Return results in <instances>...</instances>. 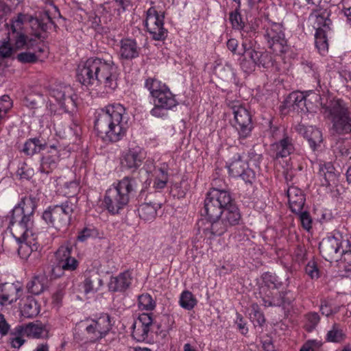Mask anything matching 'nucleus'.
<instances>
[{
    "label": "nucleus",
    "mask_w": 351,
    "mask_h": 351,
    "mask_svg": "<svg viewBox=\"0 0 351 351\" xmlns=\"http://www.w3.org/2000/svg\"><path fill=\"white\" fill-rule=\"evenodd\" d=\"M118 66L111 56L90 58L77 69V80L83 85L110 93L117 88Z\"/></svg>",
    "instance_id": "f257e3e1"
},
{
    "label": "nucleus",
    "mask_w": 351,
    "mask_h": 351,
    "mask_svg": "<svg viewBox=\"0 0 351 351\" xmlns=\"http://www.w3.org/2000/svg\"><path fill=\"white\" fill-rule=\"evenodd\" d=\"M125 108L120 104L106 106L98 113L95 121V130L104 141L118 142L126 133Z\"/></svg>",
    "instance_id": "f03ea898"
},
{
    "label": "nucleus",
    "mask_w": 351,
    "mask_h": 351,
    "mask_svg": "<svg viewBox=\"0 0 351 351\" xmlns=\"http://www.w3.org/2000/svg\"><path fill=\"white\" fill-rule=\"evenodd\" d=\"M315 97L321 106V112L331 121L332 129L336 134L351 132V112L343 100L332 99L324 103V99L320 95H316Z\"/></svg>",
    "instance_id": "7ed1b4c3"
},
{
    "label": "nucleus",
    "mask_w": 351,
    "mask_h": 351,
    "mask_svg": "<svg viewBox=\"0 0 351 351\" xmlns=\"http://www.w3.org/2000/svg\"><path fill=\"white\" fill-rule=\"evenodd\" d=\"M145 86L149 91L153 98L154 108L150 114L158 118L167 115V111L178 105L175 95L171 92L166 84L155 78H148L145 80Z\"/></svg>",
    "instance_id": "20e7f679"
},
{
    "label": "nucleus",
    "mask_w": 351,
    "mask_h": 351,
    "mask_svg": "<svg viewBox=\"0 0 351 351\" xmlns=\"http://www.w3.org/2000/svg\"><path fill=\"white\" fill-rule=\"evenodd\" d=\"M135 187L134 180L132 178L125 177L108 189L103 202L108 213L112 215L119 214L128 206L130 195Z\"/></svg>",
    "instance_id": "39448f33"
},
{
    "label": "nucleus",
    "mask_w": 351,
    "mask_h": 351,
    "mask_svg": "<svg viewBox=\"0 0 351 351\" xmlns=\"http://www.w3.org/2000/svg\"><path fill=\"white\" fill-rule=\"evenodd\" d=\"M45 149H47V154L42 158L40 170L42 173L49 174L57 167L60 160L62 149L59 143L49 145L38 138H31L25 141L21 151L26 156H32Z\"/></svg>",
    "instance_id": "423d86ee"
},
{
    "label": "nucleus",
    "mask_w": 351,
    "mask_h": 351,
    "mask_svg": "<svg viewBox=\"0 0 351 351\" xmlns=\"http://www.w3.org/2000/svg\"><path fill=\"white\" fill-rule=\"evenodd\" d=\"M36 207L34 197H25L12 211L10 228L19 239L30 232L33 224L32 216Z\"/></svg>",
    "instance_id": "0eeeda50"
},
{
    "label": "nucleus",
    "mask_w": 351,
    "mask_h": 351,
    "mask_svg": "<svg viewBox=\"0 0 351 351\" xmlns=\"http://www.w3.org/2000/svg\"><path fill=\"white\" fill-rule=\"evenodd\" d=\"M23 24V19L19 15L14 20H12L10 25L8 24L4 25L8 36L0 40V58H8L11 56L12 48L10 47V42L12 43L16 49L24 47L32 49L34 46L37 40H27V37L22 32Z\"/></svg>",
    "instance_id": "6e6552de"
},
{
    "label": "nucleus",
    "mask_w": 351,
    "mask_h": 351,
    "mask_svg": "<svg viewBox=\"0 0 351 351\" xmlns=\"http://www.w3.org/2000/svg\"><path fill=\"white\" fill-rule=\"evenodd\" d=\"M230 201H232V197L227 191L213 187L207 193L204 200L205 214L209 219L219 218Z\"/></svg>",
    "instance_id": "1a4fd4ad"
},
{
    "label": "nucleus",
    "mask_w": 351,
    "mask_h": 351,
    "mask_svg": "<svg viewBox=\"0 0 351 351\" xmlns=\"http://www.w3.org/2000/svg\"><path fill=\"white\" fill-rule=\"evenodd\" d=\"M75 207L71 201H66L61 205L49 207L43 213V219L57 230L65 229L69 225L71 215Z\"/></svg>",
    "instance_id": "9d476101"
},
{
    "label": "nucleus",
    "mask_w": 351,
    "mask_h": 351,
    "mask_svg": "<svg viewBox=\"0 0 351 351\" xmlns=\"http://www.w3.org/2000/svg\"><path fill=\"white\" fill-rule=\"evenodd\" d=\"M264 29V37L267 41L269 48L277 55L286 53L289 46L282 25L278 23H269Z\"/></svg>",
    "instance_id": "9b49d317"
},
{
    "label": "nucleus",
    "mask_w": 351,
    "mask_h": 351,
    "mask_svg": "<svg viewBox=\"0 0 351 351\" xmlns=\"http://www.w3.org/2000/svg\"><path fill=\"white\" fill-rule=\"evenodd\" d=\"M229 106L234 115L233 126L237 130L239 138H247L253 128L250 112L239 101H232Z\"/></svg>",
    "instance_id": "f8f14e48"
},
{
    "label": "nucleus",
    "mask_w": 351,
    "mask_h": 351,
    "mask_svg": "<svg viewBox=\"0 0 351 351\" xmlns=\"http://www.w3.org/2000/svg\"><path fill=\"white\" fill-rule=\"evenodd\" d=\"M164 12H158L154 6L146 12L145 25L154 40H162L167 36V30L164 27Z\"/></svg>",
    "instance_id": "ddd939ff"
},
{
    "label": "nucleus",
    "mask_w": 351,
    "mask_h": 351,
    "mask_svg": "<svg viewBox=\"0 0 351 351\" xmlns=\"http://www.w3.org/2000/svg\"><path fill=\"white\" fill-rule=\"evenodd\" d=\"M49 95L58 102L65 112H71L76 108L77 97L73 88L69 85L58 84L52 87Z\"/></svg>",
    "instance_id": "4468645a"
},
{
    "label": "nucleus",
    "mask_w": 351,
    "mask_h": 351,
    "mask_svg": "<svg viewBox=\"0 0 351 351\" xmlns=\"http://www.w3.org/2000/svg\"><path fill=\"white\" fill-rule=\"evenodd\" d=\"M49 95L58 102L65 112H71L76 108L77 97L73 88L69 85L58 84L52 87Z\"/></svg>",
    "instance_id": "2eb2a0df"
},
{
    "label": "nucleus",
    "mask_w": 351,
    "mask_h": 351,
    "mask_svg": "<svg viewBox=\"0 0 351 351\" xmlns=\"http://www.w3.org/2000/svg\"><path fill=\"white\" fill-rule=\"evenodd\" d=\"M12 235L21 243L18 249V254L21 258L33 263V261L40 256V254L38 252L40 245L36 241V238L34 237L32 230L30 232L24 234L23 237L20 239L14 234Z\"/></svg>",
    "instance_id": "dca6fc26"
},
{
    "label": "nucleus",
    "mask_w": 351,
    "mask_h": 351,
    "mask_svg": "<svg viewBox=\"0 0 351 351\" xmlns=\"http://www.w3.org/2000/svg\"><path fill=\"white\" fill-rule=\"evenodd\" d=\"M242 48V51H239L238 54L249 58L257 66L267 68L271 64V57L269 53L256 49L252 40H243Z\"/></svg>",
    "instance_id": "f3484780"
},
{
    "label": "nucleus",
    "mask_w": 351,
    "mask_h": 351,
    "mask_svg": "<svg viewBox=\"0 0 351 351\" xmlns=\"http://www.w3.org/2000/svg\"><path fill=\"white\" fill-rule=\"evenodd\" d=\"M341 242L335 237H329L322 239L319 249L322 256L329 262L338 261L342 255L341 251Z\"/></svg>",
    "instance_id": "a211bd4d"
},
{
    "label": "nucleus",
    "mask_w": 351,
    "mask_h": 351,
    "mask_svg": "<svg viewBox=\"0 0 351 351\" xmlns=\"http://www.w3.org/2000/svg\"><path fill=\"white\" fill-rule=\"evenodd\" d=\"M111 328L110 319L108 315H103L97 319L91 320L86 326V330L91 341H95L102 339Z\"/></svg>",
    "instance_id": "6ab92c4d"
},
{
    "label": "nucleus",
    "mask_w": 351,
    "mask_h": 351,
    "mask_svg": "<svg viewBox=\"0 0 351 351\" xmlns=\"http://www.w3.org/2000/svg\"><path fill=\"white\" fill-rule=\"evenodd\" d=\"M294 151L295 147L292 138L284 134L281 139L270 145L269 153L273 159L278 160L288 157Z\"/></svg>",
    "instance_id": "aec40b11"
},
{
    "label": "nucleus",
    "mask_w": 351,
    "mask_h": 351,
    "mask_svg": "<svg viewBox=\"0 0 351 351\" xmlns=\"http://www.w3.org/2000/svg\"><path fill=\"white\" fill-rule=\"evenodd\" d=\"M71 247L69 246H61L56 253L57 265L53 269L55 273L57 269L60 270H75L78 265L77 261L71 257Z\"/></svg>",
    "instance_id": "412c9836"
},
{
    "label": "nucleus",
    "mask_w": 351,
    "mask_h": 351,
    "mask_svg": "<svg viewBox=\"0 0 351 351\" xmlns=\"http://www.w3.org/2000/svg\"><path fill=\"white\" fill-rule=\"evenodd\" d=\"M270 285L262 286L260 290V295L262 298L263 304L265 306H280L286 302L285 294L280 292L278 289H270Z\"/></svg>",
    "instance_id": "4be33fe9"
},
{
    "label": "nucleus",
    "mask_w": 351,
    "mask_h": 351,
    "mask_svg": "<svg viewBox=\"0 0 351 351\" xmlns=\"http://www.w3.org/2000/svg\"><path fill=\"white\" fill-rule=\"evenodd\" d=\"M144 158V152L140 147L130 148L121 161V167L134 173L141 165Z\"/></svg>",
    "instance_id": "5701e85b"
},
{
    "label": "nucleus",
    "mask_w": 351,
    "mask_h": 351,
    "mask_svg": "<svg viewBox=\"0 0 351 351\" xmlns=\"http://www.w3.org/2000/svg\"><path fill=\"white\" fill-rule=\"evenodd\" d=\"M329 16L330 12L327 10H316L311 13L309 19L313 22V26L316 32H318V30H324V32L330 30L331 21Z\"/></svg>",
    "instance_id": "b1692460"
},
{
    "label": "nucleus",
    "mask_w": 351,
    "mask_h": 351,
    "mask_svg": "<svg viewBox=\"0 0 351 351\" xmlns=\"http://www.w3.org/2000/svg\"><path fill=\"white\" fill-rule=\"evenodd\" d=\"M289 204L291 210L294 213H300L305 204V196L301 189L298 187H290L287 191Z\"/></svg>",
    "instance_id": "393cba45"
},
{
    "label": "nucleus",
    "mask_w": 351,
    "mask_h": 351,
    "mask_svg": "<svg viewBox=\"0 0 351 351\" xmlns=\"http://www.w3.org/2000/svg\"><path fill=\"white\" fill-rule=\"evenodd\" d=\"M103 285V280L99 271L95 269L86 271L84 282V292L86 293H95Z\"/></svg>",
    "instance_id": "a878e982"
},
{
    "label": "nucleus",
    "mask_w": 351,
    "mask_h": 351,
    "mask_svg": "<svg viewBox=\"0 0 351 351\" xmlns=\"http://www.w3.org/2000/svg\"><path fill=\"white\" fill-rule=\"evenodd\" d=\"M132 276L129 271H124L112 276L108 282V289L112 292L125 291L131 285Z\"/></svg>",
    "instance_id": "bb28decb"
},
{
    "label": "nucleus",
    "mask_w": 351,
    "mask_h": 351,
    "mask_svg": "<svg viewBox=\"0 0 351 351\" xmlns=\"http://www.w3.org/2000/svg\"><path fill=\"white\" fill-rule=\"evenodd\" d=\"M140 50L135 40L125 38L120 42L119 56L121 59L130 60L136 58Z\"/></svg>",
    "instance_id": "cd10ccee"
},
{
    "label": "nucleus",
    "mask_w": 351,
    "mask_h": 351,
    "mask_svg": "<svg viewBox=\"0 0 351 351\" xmlns=\"http://www.w3.org/2000/svg\"><path fill=\"white\" fill-rule=\"evenodd\" d=\"M228 228L221 217L216 218V219H209V223L203 230V233L206 237L212 239L215 237L222 235Z\"/></svg>",
    "instance_id": "c85d7f7f"
},
{
    "label": "nucleus",
    "mask_w": 351,
    "mask_h": 351,
    "mask_svg": "<svg viewBox=\"0 0 351 351\" xmlns=\"http://www.w3.org/2000/svg\"><path fill=\"white\" fill-rule=\"evenodd\" d=\"M224 220L228 227L239 224L241 219V214L238 207L232 200L225 207L223 214L219 217Z\"/></svg>",
    "instance_id": "c756f323"
},
{
    "label": "nucleus",
    "mask_w": 351,
    "mask_h": 351,
    "mask_svg": "<svg viewBox=\"0 0 351 351\" xmlns=\"http://www.w3.org/2000/svg\"><path fill=\"white\" fill-rule=\"evenodd\" d=\"M17 291L16 287L12 284L0 285V304L4 305L16 301Z\"/></svg>",
    "instance_id": "7c9ffc66"
},
{
    "label": "nucleus",
    "mask_w": 351,
    "mask_h": 351,
    "mask_svg": "<svg viewBox=\"0 0 351 351\" xmlns=\"http://www.w3.org/2000/svg\"><path fill=\"white\" fill-rule=\"evenodd\" d=\"M304 136L307 140L310 147L313 151L317 149L322 141V134L321 131L313 126L306 128Z\"/></svg>",
    "instance_id": "2f4dec72"
},
{
    "label": "nucleus",
    "mask_w": 351,
    "mask_h": 351,
    "mask_svg": "<svg viewBox=\"0 0 351 351\" xmlns=\"http://www.w3.org/2000/svg\"><path fill=\"white\" fill-rule=\"evenodd\" d=\"M21 331H23L26 337L33 338L43 337L47 334L45 328L41 323L38 322L29 323L25 326H21Z\"/></svg>",
    "instance_id": "473e14b6"
},
{
    "label": "nucleus",
    "mask_w": 351,
    "mask_h": 351,
    "mask_svg": "<svg viewBox=\"0 0 351 351\" xmlns=\"http://www.w3.org/2000/svg\"><path fill=\"white\" fill-rule=\"evenodd\" d=\"M47 278L44 274L34 276L27 285L28 291L34 295L41 293L47 287Z\"/></svg>",
    "instance_id": "72a5a7b5"
},
{
    "label": "nucleus",
    "mask_w": 351,
    "mask_h": 351,
    "mask_svg": "<svg viewBox=\"0 0 351 351\" xmlns=\"http://www.w3.org/2000/svg\"><path fill=\"white\" fill-rule=\"evenodd\" d=\"M21 314L27 318H32L39 313V306L32 296H28L21 306Z\"/></svg>",
    "instance_id": "f704fd0d"
},
{
    "label": "nucleus",
    "mask_w": 351,
    "mask_h": 351,
    "mask_svg": "<svg viewBox=\"0 0 351 351\" xmlns=\"http://www.w3.org/2000/svg\"><path fill=\"white\" fill-rule=\"evenodd\" d=\"M158 204L153 203H144L138 208L139 217L145 221L154 219L156 215Z\"/></svg>",
    "instance_id": "c9c22d12"
},
{
    "label": "nucleus",
    "mask_w": 351,
    "mask_h": 351,
    "mask_svg": "<svg viewBox=\"0 0 351 351\" xmlns=\"http://www.w3.org/2000/svg\"><path fill=\"white\" fill-rule=\"evenodd\" d=\"M327 32L324 30H318V32H315V46L322 56L326 55L328 51Z\"/></svg>",
    "instance_id": "e433bc0d"
},
{
    "label": "nucleus",
    "mask_w": 351,
    "mask_h": 351,
    "mask_svg": "<svg viewBox=\"0 0 351 351\" xmlns=\"http://www.w3.org/2000/svg\"><path fill=\"white\" fill-rule=\"evenodd\" d=\"M245 166L246 164L241 160L240 155L237 154L235 160L226 167L228 173L232 176H249V173L245 171Z\"/></svg>",
    "instance_id": "4c0bfd02"
},
{
    "label": "nucleus",
    "mask_w": 351,
    "mask_h": 351,
    "mask_svg": "<svg viewBox=\"0 0 351 351\" xmlns=\"http://www.w3.org/2000/svg\"><path fill=\"white\" fill-rule=\"evenodd\" d=\"M306 98L302 93L293 92L291 93L286 99V104L293 107H298L303 110V108L306 106Z\"/></svg>",
    "instance_id": "58836bf2"
},
{
    "label": "nucleus",
    "mask_w": 351,
    "mask_h": 351,
    "mask_svg": "<svg viewBox=\"0 0 351 351\" xmlns=\"http://www.w3.org/2000/svg\"><path fill=\"white\" fill-rule=\"evenodd\" d=\"M180 306L186 309L191 310L197 304V300L195 298L191 292L184 291L182 293L180 298Z\"/></svg>",
    "instance_id": "ea45409f"
},
{
    "label": "nucleus",
    "mask_w": 351,
    "mask_h": 351,
    "mask_svg": "<svg viewBox=\"0 0 351 351\" xmlns=\"http://www.w3.org/2000/svg\"><path fill=\"white\" fill-rule=\"evenodd\" d=\"M26 335L21 331V326L16 327L14 331L10 334V343L12 348H19L25 341L23 337Z\"/></svg>",
    "instance_id": "a19ab883"
},
{
    "label": "nucleus",
    "mask_w": 351,
    "mask_h": 351,
    "mask_svg": "<svg viewBox=\"0 0 351 351\" xmlns=\"http://www.w3.org/2000/svg\"><path fill=\"white\" fill-rule=\"evenodd\" d=\"M149 330V328L134 323L132 335L136 341H144L148 337Z\"/></svg>",
    "instance_id": "79ce46f5"
},
{
    "label": "nucleus",
    "mask_w": 351,
    "mask_h": 351,
    "mask_svg": "<svg viewBox=\"0 0 351 351\" xmlns=\"http://www.w3.org/2000/svg\"><path fill=\"white\" fill-rule=\"evenodd\" d=\"M138 306L142 310L152 311L155 308L156 303L149 294H142L138 297Z\"/></svg>",
    "instance_id": "37998d69"
},
{
    "label": "nucleus",
    "mask_w": 351,
    "mask_h": 351,
    "mask_svg": "<svg viewBox=\"0 0 351 351\" xmlns=\"http://www.w3.org/2000/svg\"><path fill=\"white\" fill-rule=\"evenodd\" d=\"M343 334L339 326L334 324L331 330L327 333V341L330 342H339L343 339Z\"/></svg>",
    "instance_id": "c03bdc74"
},
{
    "label": "nucleus",
    "mask_w": 351,
    "mask_h": 351,
    "mask_svg": "<svg viewBox=\"0 0 351 351\" xmlns=\"http://www.w3.org/2000/svg\"><path fill=\"white\" fill-rule=\"evenodd\" d=\"M306 323L305 325L306 329L308 332H311L315 328L319 322V316L317 313H309L306 315Z\"/></svg>",
    "instance_id": "a18cd8bd"
},
{
    "label": "nucleus",
    "mask_w": 351,
    "mask_h": 351,
    "mask_svg": "<svg viewBox=\"0 0 351 351\" xmlns=\"http://www.w3.org/2000/svg\"><path fill=\"white\" fill-rule=\"evenodd\" d=\"M230 21L232 23L233 28L234 29H243L244 23L242 21L241 15L239 12L238 9H236L234 12L230 14Z\"/></svg>",
    "instance_id": "49530a36"
},
{
    "label": "nucleus",
    "mask_w": 351,
    "mask_h": 351,
    "mask_svg": "<svg viewBox=\"0 0 351 351\" xmlns=\"http://www.w3.org/2000/svg\"><path fill=\"white\" fill-rule=\"evenodd\" d=\"M305 272L312 279L318 278L319 277V271L317 267V264L314 261L308 263L305 267Z\"/></svg>",
    "instance_id": "de8ad7c7"
},
{
    "label": "nucleus",
    "mask_w": 351,
    "mask_h": 351,
    "mask_svg": "<svg viewBox=\"0 0 351 351\" xmlns=\"http://www.w3.org/2000/svg\"><path fill=\"white\" fill-rule=\"evenodd\" d=\"M304 70L306 73L311 74L314 79L319 83V75L318 73V68L315 63L312 62L306 61L303 63Z\"/></svg>",
    "instance_id": "09e8293b"
},
{
    "label": "nucleus",
    "mask_w": 351,
    "mask_h": 351,
    "mask_svg": "<svg viewBox=\"0 0 351 351\" xmlns=\"http://www.w3.org/2000/svg\"><path fill=\"white\" fill-rule=\"evenodd\" d=\"M17 60L22 63H34L38 58L34 52H22L17 55Z\"/></svg>",
    "instance_id": "8fccbe9b"
},
{
    "label": "nucleus",
    "mask_w": 351,
    "mask_h": 351,
    "mask_svg": "<svg viewBox=\"0 0 351 351\" xmlns=\"http://www.w3.org/2000/svg\"><path fill=\"white\" fill-rule=\"evenodd\" d=\"M12 103L10 97L7 95H3L0 99V112L6 115L8 111L11 108Z\"/></svg>",
    "instance_id": "3c124183"
},
{
    "label": "nucleus",
    "mask_w": 351,
    "mask_h": 351,
    "mask_svg": "<svg viewBox=\"0 0 351 351\" xmlns=\"http://www.w3.org/2000/svg\"><path fill=\"white\" fill-rule=\"evenodd\" d=\"M242 57L243 58L241 60L240 65L243 71L245 73H251L254 71L257 65L249 58L244 56Z\"/></svg>",
    "instance_id": "603ef678"
},
{
    "label": "nucleus",
    "mask_w": 351,
    "mask_h": 351,
    "mask_svg": "<svg viewBox=\"0 0 351 351\" xmlns=\"http://www.w3.org/2000/svg\"><path fill=\"white\" fill-rule=\"evenodd\" d=\"M96 234V230L95 228H84L82 231L79 232L77 240L83 242L87 240L88 238L95 237Z\"/></svg>",
    "instance_id": "864d4df0"
},
{
    "label": "nucleus",
    "mask_w": 351,
    "mask_h": 351,
    "mask_svg": "<svg viewBox=\"0 0 351 351\" xmlns=\"http://www.w3.org/2000/svg\"><path fill=\"white\" fill-rule=\"evenodd\" d=\"M298 214L300 216V219L301 221L302 227L304 229L309 230L311 228L312 224V219L309 213L307 211H301Z\"/></svg>",
    "instance_id": "5fc2aeb1"
},
{
    "label": "nucleus",
    "mask_w": 351,
    "mask_h": 351,
    "mask_svg": "<svg viewBox=\"0 0 351 351\" xmlns=\"http://www.w3.org/2000/svg\"><path fill=\"white\" fill-rule=\"evenodd\" d=\"M152 317L149 314L142 313L139 315L138 321L135 323L150 329V326L152 325Z\"/></svg>",
    "instance_id": "6e6d98bb"
},
{
    "label": "nucleus",
    "mask_w": 351,
    "mask_h": 351,
    "mask_svg": "<svg viewBox=\"0 0 351 351\" xmlns=\"http://www.w3.org/2000/svg\"><path fill=\"white\" fill-rule=\"evenodd\" d=\"M252 308L254 312L253 316L251 315V318L253 319L254 322L256 321L259 326H262L265 322V319L263 314L257 310V304H254L252 305Z\"/></svg>",
    "instance_id": "4d7b16f0"
},
{
    "label": "nucleus",
    "mask_w": 351,
    "mask_h": 351,
    "mask_svg": "<svg viewBox=\"0 0 351 351\" xmlns=\"http://www.w3.org/2000/svg\"><path fill=\"white\" fill-rule=\"evenodd\" d=\"M335 173V167L331 162H326L323 165H319L320 176H326L327 174H332Z\"/></svg>",
    "instance_id": "13d9d810"
},
{
    "label": "nucleus",
    "mask_w": 351,
    "mask_h": 351,
    "mask_svg": "<svg viewBox=\"0 0 351 351\" xmlns=\"http://www.w3.org/2000/svg\"><path fill=\"white\" fill-rule=\"evenodd\" d=\"M117 8L118 14H121L124 12L129 7L132 6L131 0H114Z\"/></svg>",
    "instance_id": "bf43d9fd"
},
{
    "label": "nucleus",
    "mask_w": 351,
    "mask_h": 351,
    "mask_svg": "<svg viewBox=\"0 0 351 351\" xmlns=\"http://www.w3.org/2000/svg\"><path fill=\"white\" fill-rule=\"evenodd\" d=\"M167 182V177H155L153 180V187L156 189H164L166 186Z\"/></svg>",
    "instance_id": "052dcab7"
},
{
    "label": "nucleus",
    "mask_w": 351,
    "mask_h": 351,
    "mask_svg": "<svg viewBox=\"0 0 351 351\" xmlns=\"http://www.w3.org/2000/svg\"><path fill=\"white\" fill-rule=\"evenodd\" d=\"M9 329L10 325L7 323L4 315L0 314V334L3 336L7 335Z\"/></svg>",
    "instance_id": "680f3d73"
},
{
    "label": "nucleus",
    "mask_w": 351,
    "mask_h": 351,
    "mask_svg": "<svg viewBox=\"0 0 351 351\" xmlns=\"http://www.w3.org/2000/svg\"><path fill=\"white\" fill-rule=\"evenodd\" d=\"M65 187L69 189V193L74 194L80 189V183L76 180L66 182L64 184Z\"/></svg>",
    "instance_id": "e2e57ef3"
},
{
    "label": "nucleus",
    "mask_w": 351,
    "mask_h": 351,
    "mask_svg": "<svg viewBox=\"0 0 351 351\" xmlns=\"http://www.w3.org/2000/svg\"><path fill=\"white\" fill-rule=\"evenodd\" d=\"M265 285L267 286V284L270 285V289H278V285L276 284V278L271 275L265 274L263 277Z\"/></svg>",
    "instance_id": "0e129e2a"
},
{
    "label": "nucleus",
    "mask_w": 351,
    "mask_h": 351,
    "mask_svg": "<svg viewBox=\"0 0 351 351\" xmlns=\"http://www.w3.org/2000/svg\"><path fill=\"white\" fill-rule=\"evenodd\" d=\"M239 45V42L237 40L234 38H230L227 41V47L228 49L232 51L234 54H238L239 51H237V47Z\"/></svg>",
    "instance_id": "69168bd1"
},
{
    "label": "nucleus",
    "mask_w": 351,
    "mask_h": 351,
    "mask_svg": "<svg viewBox=\"0 0 351 351\" xmlns=\"http://www.w3.org/2000/svg\"><path fill=\"white\" fill-rule=\"evenodd\" d=\"M343 261L348 265V270H351V251L342 250V255L340 258Z\"/></svg>",
    "instance_id": "338daca9"
},
{
    "label": "nucleus",
    "mask_w": 351,
    "mask_h": 351,
    "mask_svg": "<svg viewBox=\"0 0 351 351\" xmlns=\"http://www.w3.org/2000/svg\"><path fill=\"white\" fill-rule=\"evenodd\" d=\"M64 295V293L62 290H58L53 295V302L57 306H60Z\"/></svg>",
    "instance_id": "774afa93"
}]
</instances>
